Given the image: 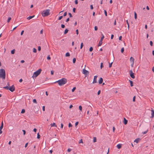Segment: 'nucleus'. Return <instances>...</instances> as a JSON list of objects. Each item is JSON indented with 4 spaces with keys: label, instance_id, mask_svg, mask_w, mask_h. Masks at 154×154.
<instances>
[{
    "label": "nucleus",
    "instance_id": "obj_55",
    "mask_svg": "<svg viewBox=\"0 0 154 154\" xmlns=\"http://www.w3.org/2000/svg\"><path fill=\"white\" fill-rule=\"evenodd\" d=\"M114 37V35H113V34H112L111 35V39H112Z\"/></svg>",
    "mask_w": 154,
    "mask_h": 154
},
{
    "label": "nucleus",
    "instance_id": "obj_15",
    "mask_svg": "<svg viewBox=\"0 0 154 154\" xmlns=\"http://www.w3.org/2000/svg\"><path fill=\"white\" fill-rule=\"evenodd\" d=\"M124 123L125 125H126L128 123V120H127L125 118H124Z\"/></svg>",
    "mask_w": 154,
    "mask_h": 154
},
{
    "label": "nucleus",
    "instance_id": "obj_63",
    "mask_svg": "<svg viewBox=\"0 0 154 154\" xmlns=\"http://www.w3.org/2000/svg\"><path fill=\"white\" fill-rule=\"evenodd\" d=\"M23 134L24 135H25V134H26V131L25 130H23Z\"/></svg>",
    "mask_w": 154,
    "mask_h": 154
},
{
    "label": "nucleus",
    "instance_id": "obj_38",
    "mask_svg": "<svg viewBox=\"0 0 154 154\" xmlns=\"http://www.w3.org/2000/svg\"><path fill=\"white\" fill-rule=\"evenodd\" d=\"M25 112V110L24 109H22L21 111V113H23Z\"/></svg>",
    "mask_w": 154,
    "mask_h": 154
},
{
    "label": "nucleus",
    "instance_id": "obj_37",
    "mask_svg": "<svg viewBox=\"0 0 154 154\" xmlns=\"http://www.w3.org/2000/svg\"><path fill=\"white\" fill-rule=\"evenodd\" d=\"M104 14H105V15L106 16H107V12L106 11V10H104Z\"/></svg>",
    "mask_w": 154,
    "mask_h": 154
},
{
    "label": "nucleus",
    "instance_id": "obj_61",
    "mask_svg": "<svg viewBox=\"0 0 154 154\" xmlns=\"http://www.w3.org/2000/svg\"><path fill=\"white\" fill-rule=\"evenodd\" d=\"M54 73V71L53 70L51 71V75H53Z\"/></svg>",
    "mask_w": 154,
    "mask_h": 154
},
{
    "label": "nucleus",
    "instance_id": "obj_25",
    "mask_svg": "<svg viewBox=\"0 0 154 154\" xmlns=\"http://www.w3.org/2000/svg\"><path fill=\"white\" fill-rule=\"evenodd\" d=\"M130 60L131 62H133V61H134V59L132 57H131Z\"/></svg>",
    "mask_w": 154,
    "mask_h": 154
},
{
    "label": "nucleus",
    "instance_id": "obj_8",
    "mask_svg": "<svg viewBox=\"0 0 154 154\" xmlns=\"http://www.w3.org/2000/svg\"><path fill=\"white\" fill-rule=\"evenodd\" d=\"M97 76L96 75L94 76V78L93 79L92 83L93 84L97 82Z\"/></svg>",
    "mask_w": 154,
    "mask_h": 154
},
{
    "label": "nucleus",
    "instance_id": "obj_52",
    "mask_svg": "<svg viewBox=\"0 0 154 154\" xmlns=\"http://www.w3.org/2000/svg\"><path fill=\"white\" fill-rule=\"evenodd\" d=\"M122 38V36H120L119 38V40H121Z\"/></svg>",
    "mask_w": 154,
    "mask_h": 154
},
{
    "label": "nucleus",
    "instance_id": "obj_31",
    "mask_svg": "<svg viewBox=\"0 0 154 154\" xmlns=\"http://www.w3.org/2000/svg\"><path fill=\"white\" fill-rule=\"evenodd\" d=\"M83 46V44L82 42L81 43L80 46V49H82Z\"/></svg>",
    "mask_w": 154,
    "mask_h": 154
},
{
    "label": "nucleus",
    "instance_id": "obj_62",
    "mask_svg": "<svg viewBox=\"0 0 154 154\" xmlns=\"http://www.w3.org/2000/svg\"><path fill=\"white\" fill-rule=\"evenodd\" d=\"M43 29H42L40 31V34H43Z\"/></svg>",
    "mask_w": 154,
    "mask_h": 154
},
{
    "label": "nucleus",
    "instance_id": "obj_50",
    "mask_svg": "<svg viewBox=\"0 0 154 154\" xmlns=\"http://www.w3.org/2000/svg\"><path fill=\"white\" fill-rule=\"evenodd\" d=\"M135 96H134L133 98V102H135Z\"/></svg>",
    "mask_w": 154,
    "mask_h": 154
},
{
    "label": "nucleus",
    "instance_id": "obj_12",
    "mask_svg": "<svg viewBox=\"0 0 154 154\" xmlns=\"http://www.w3.org/2000/svg\"><path fill=\"white\" fill-rule=\"evenodd\" d=\"M103 79L102 78H100L99 81V84H101L103 83Z\"/></svg>",
    "mask_w": 154,
    "mask_h": 154
},
{
    "label": "nucleus",
    "instance_id": "obj_20",
    "mask_svg": "<svg viewBox=\"0 0 154 154\" xmlns=\"http://www.w3.org/2000/svg\"><path fill=\"white\" fill-rule=\"evenodd\" d=\"M134 18L135 19H136L137 18V14L135 12H134Z\"/></svg>",
    "mask_w": 154,
    "mask_h": 154
},
{
    "label": "nucleus",
    "instance_id": "obj_14",
    "mask_svg": "<svg viewBox=\"0 0 154 154\" xmlns=\"http://www.w3.org/2000/svg\"><path fill=\"white\" fill-rule=\"evenodd\" d=\"M117 148L118 149H120L121 148V147H122V144H118L117 145Z\"/></svg>",
    "mask_w": 154,
    "mask_h": 154
},
{
    "label": "nucleus",
    "instance_id": "obj_56",
    "mask_svg": "<svg viewBox=\"0 0 154 154\" xmlns=\"http://www.w3.org/2000/svg\"><path fill=\"white\" fill-rule=\"evenodd\" d=\"M71 151V149L69 148L67 149V151L69 152H70Z\"/></svg>",
    "mask_w": 154,
    "mask_h": 154
},
{
    "label": "nucleus",
    "instance_id": "obj_19",
    "mask_svg": "<svg viewBox=\"0 0 154 154\" xmlns=\"http://www.w3.org/2000/svg\"><path fill=\"white\" fill-rule=\"evenodd\" d=\"M70 56V54L69 52H67L65 56L66 57H69Z\"/></svg>",
    "mask_w": 154,
    "mask_h": 154
},
{
    "label": "nucleus",
    "instance_id": "obj_58",
    "mask_svg": "<svg viewBox=\"0 0 154 154\" xmlns=\"http://www.w3.org/2000/svg\"><path fill=\"white\" fill-rule=\"evenodd\" d=\"M24 31L23 30H22L21 32V35H22L23 34V33H24Z\"/></svg>",
    "mask_w": 154,
    "mask_h": 154
},
{
    "label": "nucleus",
    "instance_id": "obj_29",
    "mask_svg": "<svg viewBox=\"0 0 154 154\" xmlns=\"http://www.w3.org/2000/svg\"><path fill=\"white\" fill-rule=\"evenodd\" d=\"M33 52L34 53H36L37 52V50L35 48L33 49Z\"/></svg>",
    "mask_w": 154,
    "mask_h": 154
},
{
    "label": "nucleus",
    "instance_id": "obj_57",
    "mask_svg": "<svg viewBox=\"0 0 154 154\" xmlns=\"http://www.w3.org/2000/svg\"><path fill=\"white\" fill-rule=\"evenodd\" d=\"M75 10H76V8H74L73 9V11L74 13L75 12Z\"/></svg>",
    "mask_w": 154,
    "mask_h": 154
},
{
    "label": "nucleus",
    "instance_id": "obj_17",
    "mask_svg": "<svg viewBox=\"0 0 154 154\" xmlns=\"http://www.w3.org/2000/svg\"><path fill=\"white\" fill-rule=\"evenodd\" d=\"M102 41L100 40L99 42L98 46H100L102 45Z\"/></svg>",
    "mask_w": 154,
    "mask_h": 154
},
{
    "label": "nucleus",
    "instance_id": "obj_24",
    "mask_svg": "<svg viewBox=\"0 0 154 154\" xmlns=\"http://www.w3.org/2000/svg\"><path fill=\"white\" fill-rule=\"evenodd\" d=\"M93 142H96L97 141V139L96 137H94L93 138Z\"/></svg>",
    "mask_w": 154,
    "mask_h": 154
},
{
    "label": "nucleus",
    "instance_id": "obj_35",
    "mask_svg": "<svg viewBox=\"0 0 154 154\" xmlns=\"http://www.w3.org/2000/svg\"><path fill=\"white\" fill-rule=\"evenodd\" d=\"M33 102L34 103H37V101L35 99H34L33 100Z\"/></svg>",
    "mask_w": 154,
    "mask_h": 154
},
{
    "label": "nucleus",
    "instance_id": "obj_46",
    "mask_svg": "<svg viewBox=\"0 0 154 154\" xmlns=\"http://www.w3.org/2000/svg\"><path fill=\"white\" fill-rule=\"evenodd\" d=\"M75 89H76V87H73V89H72V92H74V91L75 90Z\"/></svg>",
    "mask_w": 154,
    "mask_h": 154
},
{
    "label": "nucleus",
    "instance_id": "obj_28",
    "mask_svg": "<svg viewBox=\"0 0 154 154\" xmlns=\"http://www.w3.org/2000/svg\"><path fill=\"white\" fill-rule=\"evenodd\" d=\"M124 49L123 47L121 49V52L122 53H123L124 52Z\"/></svg>",
    "mask_w": 154,
    "mask_h": 154
},
{
    "label": "nucleus",
    "instance_id": "obj_9",
    "mask_svg": "<svg viewBox=\"0 0 154 154\" xmlns=\"http://www.w3.org/2000/svg\"><path fill=\"white\" fill-rule=\"evenodd\" d=\"M3 122H2L1 125L0 127V134H1L2 133V129L3 128Z\"/></svg>",
    "mask_w": 154,
    "mask_h": 154
},
{
    "label": "nucleus",
    "instance_id": "obj_21",
    "mask_svg": "<svg viewBox=\"0 0 154 154\" xmlns=\"http://www.w3.org/2000/svg\"><path fill=\"white\" fill-rule=\"evenodd\" d=\"M15 52V50L14 49L12 50L11 51V53L12 54H14Z\"/></svg>",
    "mask_w": 154,
    "mask_h": 154
},
{
    "label": "nucleus",
    "instance_id": "obj_48",
    "mask_svg": "<svg viewBox=\"0 0 154 154\" xmlns=\"http://www.w3.org/2000/svg\"><path fill=\"white\" fill-rule=\"evenodd\" d=\"M68 126H69V127H72V125L70 123H69V124Z\"/></svg>",
    "mask_w": 154,
    "mask_h": 154
},
{
    "label": "nucleus",
    "instance_id": "obj_49",
    "mask_svg": "<svg viewBox=\"0 0 154 154\" xmlns=\"http://www.w3.org/2000/svg\"><path fill=\"white\" fill-rule=\"evenodd\" d=\"M75 4L76 5L78 4V0H75Z\"/></svg>",
    "mask_w": 154,
    "mask_h": 154
},
{
    "label": "nucleus",
    "instance_id": "obj_18",
    "mask_svg": "<svg viewBox=\"0 0 154 154\" xmlns=\"http://www.w3.org/2000/svg\"><path fill=\"white\" fill-rule=\"evenodd\" d=\"M139 140H140L139 139H138V138L134 140V142H136L137 143L139 141Z\"/></svg>",
    "mask_w": 154,
    "mask_h": 154
},
{
    "label": "nucleus",
    "instance_id": "obj_39",
    "mask_svg": "<svg viewBox=\"0 0 154 154\" xmlns=\"http://www.w3.org/2000/svg\"><path fill=\"white\" fill-rule=\"evenodd\" d=\"M63 16H60L58 18V20H61L63 18Z\"/></svg>",
    "mask_w": 154,
    "mask_h": 154
},
{
    "label": "nucleus",
    "instance_id": "obj_30",
    "mask_svg": "<svg viewBox=\"0 0 154 154\" xmlns=\"http://www.w3.org/2000/svg\"><path fill=\"white\" fill-rule=\"evenodd\" d=\"M112 62L111 63H110L109 62V68H110L112 67Z\"/></svg>",
    "mask_w": 154,
    "mask_h": 154
},
{
    "label": "nucleus",
    "instance_id": "obj_3",
    "mask_svg": "<svg viewBox=\"0 0 154 154\" xmlns=\"http://www.w3.org/2000/svg\"><path fill=\"white\" fill-rule=\"evenodd\" d=\"M50 10L46 9L44 10L42 13V15L43 17H45L47 16L50 14Z\"/></svg>",
    "mask_w": 154,
    "mask_h": 154
},
{
    "label": "nucleus",
    "instance_id": "obj_10",
    "mask_svg": "<svg viewBox=\"0 0 154 154\" xmlns=\"http://www.w3.org/2000/svg\"><path fill=\"white\" fill-rule=\"evenodd\" d=\"M151 111V118H153L154 117V110H153L152 109Z\"/></svg>",
    "mask_w": 154,
    "mask_h": 154
},
{
    "label": "nucleus",
    "instance_id": "obj_32",
    "mask_svg": "<svg viewBox=\"0 0 154 154\" xmlns=\"http://www.w3.org/2000/svg\"><path fill=\"white\" fill-rule=\"evenodd\" d=\"M93 50V48L92 47H91L89 49V51L90 52H91V51H92Z\"/></svg>",
    "mask_w": 154,
    "mask_h": 154
},
{
    "label": "nucleus",
    "instance_id": "obj_53",
    "mask_svg": "<svg viewBox=\"0 0 154 154\" xmlns=\"http://www.w3.org/2000/svg\"><path fill=\"white\" fill-rule=\"evenodd\" d=\"M90 8L91 9H93V7L92 5H90Z\"/></svg>",
    "mask_w": 154,
    "mask_h": 154
},
{
    "label": "nucleus",
    "instance_id": "obj_13",
    "mask_svg": "<svg viewBox=\"0 0 154 154\" xmlns=\"http://www.w3.org/2000/svg\"><path fill=\"white\" fill-rule=\"evenodd\" d=\"M34 17H35L34 15L32 16H29V17H27V19L28 20H29L31 19L32 18H33Z\"/></svg>",
    "mask_w": 154,
    "mask_h": 154
},
{
    "label": "nucleus",
    "instance_id": "obj_36",
    "mask_svg": "<svg viewBox=\"0 0 154 154\" xmlns=\"http://www.w3.org/2000/svg\"><path fill=\"white\" fill-rule=\"evenodd\" d=\"M79 143H83V142L82 140V139H81L79 140Z\"/></svg>",
    "mask_w": 154,
    "mask_h": 154
},
{
    "label": "nucleus",
    "instance_id": "obj_7",
    "mask_svg": "<svg viewBox=\"0 0 154 154\" xmlns=\"http://www.w3.org/2000/svg\"><path fill=\"white\" fill-rule=\"evenodd\" d=\"M130 72V76L131 78H132L133 79L135 78V76L134 75V73H133L132 71V70H131L129 71Z\"/></svg>",
    "mask_w": 154,
    "mask_h": 154
},
{
    "label": "nucleus",
    "instance_id": "obj_22",
    "mask_svg": "<svg viewBox=\"0 0 154 154\" xmlns=\"http://www.w3.org/2000/svg\"><path fill=\"white\" fill-rule=\"evenodd\" d=\"M130 82V85H131V86L132 87L133 86V82L132 81H131L130 80H129Z\"/></svg>",
    "mask_w": 154,
    "mask_h": 154
},
{
    "label": "nucleus",
    "instance_id": "obj_41",
    "mask_svg": "<svg viewBox=\"0 0 154 154\" xmlns=\"http://www.w3.org/2000/svg\"><path fill=\"white\" fill-rule=\"evenodd\" d=\"M150 45L151 46H153V42H152V41H150Z\"/></svg>",
    "mask_w": 154,
    "mask_h": 154
},
{
    "label": "nucleus",
    "instance_id": "obj_43",
    "mask_svg": "<svg viewBox=\"0 0 154 154\" xmlns=\"http://www.w3.org/2000/svg\"><path fill=\"white\" fill-rule=\"evenodd\" d=\"M41 50V47L40 46H39L38 47V50L39 51H40Z\"/></svg>",
    "mask_w": 154,
    "mask_h": 154
},
{
    "label": "nucleus",
    "instance_id": "obj_45",
    "mask_svg": "<svg viewBox=\"0 0 154 154\" xmlns=\"http://www.w3.org/2000/svg\"><path fill=\"white\" fill-rule=\"evenodd\" d=\"M47 59L48 60H50L51 59V57H50V55H49L47 57Z\"/></svg>",
    "mask_w": 154,
    "mask_h": 154
},
{
    "label": "nucleus",
    "instance_id": "obj_60",
    "mask_svg": "<svg viewBox=\"0 0 154 154\" xmlns=\"http://www.w3.org/2000/svg\"><path fill=\"white\" fill-rule=\"evenodd\" d=\"M69 20V18H67L66 20V22H68Z\"/></svg>",
    "mask_w": 154,
    "mask_h": 154
},
{
    "label": "nucleus",
    "instance_id": "obj_44",
    "mask_svg": "<svg viewBox=\"0 0 154 154\" xmlns=\"http://www.w3.org/2000/svg\"><path fill=\"white\" fill-rule=\"evenodd\" d=\"M103 67V63H101L100 64V68L101 69H102V67Z\"/></svg>",
    "mask_w": 154,
    "mask_h": 154
},
{
    "label": "nucleus",
    "instance_id": "obj_6",
    "mask_svg": "<svg viewBox=\"0 0 154 154\" xmlns=\"http://www.w3.org/2000/svg\"><path fill=\"white\" fill-rule=\"evenodd\" d=\"M82 73L85 75H86L87 76L88 75L89 72L88 71L84 69H83Z\"/></svg>",
    "mask_w": 154,
    "mask_h": 154
},
{
    "label": "nucleus",
    "instance_id": "obj_59",
    "mask_svg": "<svg viewBox=\"0 0 154 154\" xmlns=\"http://www.w3.org/2000/svg\"><path fill=\"white\" fill-rule=\"evenodd\" d=\"M42 110L43 111H45V106H43L42 107Z\"/></svg>",
    "mask_w": 154,
    "mask_h": 154
},
{
    "label": "nucleus",
    "instance_id": "obj_33",
    "mask_svg": "<svg viewBox=\"0 0 154 154\" xmlns=\"http://www.w3.org/2000/svg\"><path fill=\"white\" fill-rule=\"evenodd\" d=\"M79 109L81 111H82V107L81 106H79Z\"/></svg>",
    "mask_w": 154,
    "mask_h": 154
},
{
    "label": "nucleus",
    "instance_id": "obj_42",
    "mask_svg": "<svg viewBox=\"0 0 154 154\" xmlns=\"http://www.w3.org/2000/svg\"><path fill=\"white\" fill-rule=\"evenodd\" d=\"M94 30L95 31H97V29H98V28L97 27V26H95L94 27Z\"/></svg>",
    "mask_w": 154,
    "mask_h": 154
},
{
    "label": "nucleus",
    "instance_id": "obj_5",
    "mask_svg": "<svg viewBox=\"0 0 154 154\" xmlns=\"http://www.w3.org/2000/svg\"><path fill=\"white\" fill-rule=\"evenodd\" d=\"M5 89L9 90L11 92H13L15 90L14 87H3Z\"/></svg>",
    "mask_w": 154,
    "mask_h": 154
},
{
    "label": "nucleus",
    "instance_id": "obj_23",
    "mask_svg": "<svg viewBox=\"0 0 154 154\" xmlns=\"http://www.w3.org/2000/svg\"><path fill=\"white\" fill-rule=\"evenodd\" d=\"M11 17H8V19L7 20V22L9 23L10 21V20H11Z\"/></svg>",
    "mask_w": 154,
    "mask_h": 154
},
{
    "label": "nucleus",
    "instance_id": "obj_64",
    "mask_svg": "<svg viewBox=\"0 0 154 154\" xmlns=\"http://www.w3.org/2000/svg\"><path fill=\"white\" fill-rule=\"evenodd\" d=\"M100 90H99L98 92V93H97V94L98 95L99 94H100Z\"/></svg>",
    "mask_w": 154,
    "mask_h": 154
},
{
    "label": "nucleus",
    "instance_id": "obj_26",
    "mask_svg": "<svg viewBox=\"0 0 154 154\" xmlns=\"http://www.w3.org/2000/svg\"><path fill=\"white\" fill-rule=\"evenodd\" d=\"M76 60V59L75 58H74L73 59V63H75Z\"/></svg>",
    "mask_w": 154,
    "mask_h": 154
},
{
    "label": "nucleus",
    "instance_id": "obj_51",
    "mask_svg": "<svg viewBox=\"0 0 154 154\" xmlns=\"http://www.w3.org/2000/svg\"><path fill=\"white\" fill-rule=\"evenodd\" d=\"M68 14H69V17H72V14H71V13H69Z\"/></svg>",
    "mask_w": 154,
    "mask_h": 154
},
{
    "label": "nucleus",
    "instance_id": "obj_47",
    "mask_svg": "<svg viewBox=\"0 0 154 154\" xmlns=\"http://www.w3.org/2000/svg\"><path fill=\"white\" fill-rule=\"evenodd\" d=\"M67 12H65L64 14H63V16L64 17H65L66 16V15H67Z\"/></svg>",
    "mask_w": 154,
    "mask_h": 154
},
{
    "label": "nucleus",
    "instance_id": "obj_2",
    "mask_svg": "<svg viewBox=\"0 0 154 154\" xmlns=\"http://www.w3.org/2000/svg\"><path fill=\"white\" fill-rule=\"evenodd\" d=\"M67 82V79L65 78H62L60 80L57 81L56 82H57L60 86H62Z\"/></svg>",
    "mask_w": 154,
    "mask_h": 154
},
{
    "label": "nucleus",
    "instance_id": "obj_54",
    "mask_svg": "<svg viewBox=\"0 0 154 154\" xmlns=\"http://www.w3.org/2000/svg\"><path fill=\"white\" fill-rule=\"evenodd\" d=\"M76 33L77 35H78L79 34V31H78V29H76Z\"/></svg>",
    "mask_w": 154,
    "mask_h": 154
},
{
    "label": "nucleus",
    "instance_id": "obj_16",
    "mask_svg": "<svg viewBox=\"0 0 154 154\" xmlns=\"http://www.w3.org/2000/svg\"><path fill=\"white\" fill-rule=\"evenodd\" d=\"M69 31V30L67 29H66L64 31V34L66 35V34Z\"/></svg>",
    "mask_w": 154,
    "mask_h": 154
},
{
    "label": "nucleus",
    "instance_id": "obj_40",
    "mask_svg": "<svg viewBox=\"0 0 154 154\" xmlns=\"http://www.w3.org/2000/svg\"><path fill=\"white\" fill-rule=\"evenodd\" d=\"M65 25L63 24H62L61 25V27L62 28H65Z\"/></svg>",
    "mask_w": 154,
    "mask_h": 154
},
{
    "label": "nucleus",
    "instance_id": "obj_34",
    "mask_svg": "<svg viewBox=\"0 0 154 154\" xmlns=\"http://www.w3.org/2000/svg\"><path fill=\"white\" fill-rule=\"evenodd\" d=\"M40 136L39 135V134L38 133L37 134V138L38 139H39L40 138Z\"/></svg>",
    "mask_w": 154,
    "mask_h": 154
},
{
    "label": "nucleus",
    "instance_id": "obj_27",
    "mask_svg": "<svg viewBox=\"0 0 154 154\" xmlns=\"http://www.w3.org/2000/svg\"><path fill=\"white\" fill-rule=\"evenodd\" d=\"M104 36L103 34H102V37H101L100 41H102L103 38H104Z\"/></svg>",
    "mask_w": 154,
    "mask_h": 154
},
{
    "label": "nucleus",
    "instance_id": "obj_1",
    "mask_svg": "<svg viewBox=\"0 0 154 154\" xmlns=\"http://www.w3.org/2000/svg\"><path fill=\"white\" fill-rule=\"evenodd\" d=\"M6 74L5 70L2 69H0V78L5 79V78Z\"/></svg>",
    "mask_w": 154,
    "mask_h": 154
},
{
    "label": "nucleus",
    "instance_id": "obj_11",
    "mask_svg": "<svg viewBox=\"0 0 154 154\" xmlns=\"http://www.w3.org/2000/svg\"><path fill=\"white\" fill-rule=\"evenodd\" d=\"M50 125H51V127H57V125H56V123H51L50 124Z\"/></svg>",
    "mask_w": 154,
    "mask_h": 154
},
{
    "label": "nucleus",
    "instance_id": "obj_4",
    "mask_svg": "<svg viewBox=\"0 0 154 154\" xmlns=\"http://www.w3.org/2000/svg\"><path fill=\"white\" fill-rule=\"evenodd\" d=\"M42 70V69H40L36 72H35L33 74L32 77L34 78V77H37L40 73Z\"/></svg>",
    "mask_w": 154,
    "mask_h": 154
}]
</instances>
